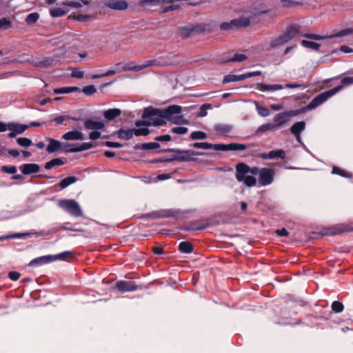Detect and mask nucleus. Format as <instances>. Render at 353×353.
I'll return each mask as SVG.
<instances>
[{
    "instance_id": "aec40b11",
    "label": "nucleus",
    "mask_w": 353,
    "mask_h": 353,
    "mask_svg": "<svg viewBox=\"0 0 353 353\" xmlns=\"http://www.w3.org/2000/svg\"><path fill=\"white\" fill-rule=\"evenodd\" d=\"M299 32V30L296 26L290 27L281 36L285 40V43L294 38Z\"/></svg>"
},
{
    "instance_id": "052dcab7",
    "label": "nucleus",
    "mask_w": 353,
    "mask_h": 353,
    "mask_svg": "<svg viewBox=\"0 0 353 353\" xmlns=\"http://www.w3.org/2000/svg\"><path fill=\"white\" fill-rule=\"evenodd\" d=\"M29 235H30L29 233H17L12 236H8L6 237H0V239H9V238H21V237H23L25 236H29Z\"/></svg>"
},
{
    "instance_id": "7ed1b4c3",
    "label": "nucleus",
    "mask_w": 353,
    "mask_h": 353,
    "mask_svg": "<svg viewBox=\"0 0 353 353\" xmlns=\"http://www.w3.org/2000/svg\"><path fill=\"white\" fill-rule=\"evenodd\" d=\"M161 63L159 61L155 60H148L143 64H134L132 62L129 63H118L115 65L118 72L134 71L139 72L149 66L152 65H159Z\"/></svg>"
},
{
    "instance_id": "72a5a7b5",
    "label": "nucleus",
    "mask_w": 353,
    "mask_h": 353,
    "mask_svg": "<svg viewBox=\"0 0 353 353\" xmlns=\"http://www.w3.org/2000/svg\"><path fill=\"white\" fill-rule=\"evenodd\" d=\"M89 4V1L88 0H83L82 3L77 1H65L63 3V5L73 7L75 8H81L83 5Z\"/></svg>"
},
{
    "instance_id": "393cba45",
    "label": "nucleus",
    "mask_w": 353,
    "mask_h": 353,
    "mask_svg": "<svg viewBox=\"0 0 353 353\" xmlns=\"http://www.w3.org/2000/svg\"><path fill=\"white\" fill-rule=\"evenodd\" d=\"M285 156V153L284 150H272L268 153L262 154V157L265 159H274L276 157L284 159Z\"/></svg>"
},
{
    "instance_id": "f3484780",
    "label": "nucleus",
    "mask_w": 353,
    "mask_h": 353,
    "mask_svg": "<svg viewBox=\"0 0 353 353\" xmlns=\"http://www.w3.org/2000/svg\"><path fill=\"white\" fill-rule=\"evenodd\" d=\"M62 138L66 141H78V140H83L84 135L81 132V130H73L66 132L62 136Z\"/></svg>"
},
{
    "instance_id": "3c124183",
    "label": "nucleus",
    "mask_w": 353,
    "mask_h": 353,
    "mask_svg": "<svg viewBox=\"0 0 353 353\" xmlns=\"http://www.w3.org/2000/svg\"><path fill=\"white\" fill-rule=\"evenodd\" d=\"M247 59L246 55L243 54H236L232 59H229V61H238L242 62Z\"/></svg>"
},
{
    "instance_id": "c85d7f7f",
    "label": "nucleus",
    "mask_w": 353,
    "mask_h": 353,
    "mask_svg": "<svg viewBox=\"0 0 353 353\" xmlns=\"http://www.w3.org/2000/svg\"><path fill=\"white\" fill-rule=\"evenodd\" d=\"M179 250L183 253H191L193 251V246L189 242L183 241L179 244Z\"/></svg>"
},
{
    "instance_id": "e2e57ef3",
    "label": "nucleus",
    "mask_w": 353,
    "mask_h": 353,
    "mask_svg": "<svg viewBox=\"0 0 353 353\" xmlns=\"http://www.w3.org/2000/svg\"><path fill=\"white\" fill-rule=\"evenodd\" d=\"M157 141H169L171 140V137L168 134L158 136L155 138Z\"/></svg>"
},
{
    "instance_id": "5701e85b",
    "label": "nucleus",
    "mask_w": 353,
    "mask_h": 353,
    "mask_svg": "<svg viewBox=\"0 0 353 353\" xmlns=\"http://www.w3.org/2000/svg\"><path fill=\"white\" fill-rule=\"evenodd\" d=\"M257 87L261 91H276L282 90L284 87L281 84L258 83Z\"/></svg>"
},
{
    "instance_id": "c9c22d12",
    "label": "nucleus",
    "mask_w": 353,
    "mask_h": 353,
    "mask_svg": "<svg viewBox=\"0 0 353 353\" xmlns=\"http://www.w3.org/2000/svg\"><path fill=\"white\" fill-rule=\"evenodd\" d=\"M301 44L303 46L307 48H311L313 50H319L320 45L311 41H307V40H302Z\"/></svg>"
},
{
    "instance_id": "20e7f679",
    "label": "nucleus",
    "mask_w": 353,
    "mask_h": 353,
    "mask_svg": "<svg viewBox=\"0 0 353 353\" xmlns=\"http://www.w3.org/2000/svg\"><path fill=\"white\" fill-rule=\"evenodd\" d=\"M72 253L70 252H64L57 255H46L36 258L30 262V266H39L46 264L56 260L63 261L66 259L71 257Z\"/></svg>"
},
{
    "instance_id": "a19ab883",
    "label": "nucleus",
    "mask_w": 353,
    "mask_h": 353,
    "mask_svg": "<svg viewBox=\"0 0 353 353\" xmlns=\"http://www.w3.org/2000/svg\"><path fill=\"white\" fill-rule=\"evenodd\" d=\"M17 142L19 145L25 148H28L32 144V142L30 139L25 137L18 138L17 139Z\"/></svg>"
},
{
    "instance_id": "39448f33",
    "label": "nucleus",
    "mask_w": 353,
    "mask_h": 353,
    "mask_svg": "<svg viewBox=\"0 0 353 353\" xmlns=\"http://www.w3.org/2000/svg\"><path fill=\"white\" fill-rule=\"evenodd\" d=\"M59 208L74 216H81L82 210L79 204L73 199H61L58 202Z\"/></svg>"
},
{
    "instance_id": "1a4fd4ad",
    "label": "nucleus",
    "mask_w": 353,
    "mask_h": 353,
    "mask_svg": "<svg viewBox=\"0 0 353 353\" xmlns=\"http://www.w3.org/2000/svg\"><path fill=\"white\" fill-rule=\"evenodd\" d=\"M149 134V130L146 128L139 129H121L117 132L118 137L123 140L130 139L133 135L146 136Z\"/></svg>"
},
{
    "instance_id": "603ef678",
    "label": "nucleus",
    "mask_w": 353,
    "mask_h": 353,
    "mask_svg": "<svg viewBox=\"0 0 353 353\" xmlns=\"http://www.w3.org/2000/svg\"><path fill=\"white\" fill-rule=\"evenodd\" d=\"M188 130L185 127H175L172 129V132L178 134H185Z\"/></svg>"
},
{
    "instance_id": "bf43d9fd",
    "label": "nucleus",
    "mask_w": 353,
    "mask_h": 353,
    "mask_svg": "<svg viewBox=\"0 0 353 353\" xmlns=\"http://www.w3.org/2000/svg\"><path fill=\"white\" fill-rule=\"evenodd\" d=\"M228 145H225V144H214V145H212V148L214 149L215 150H223V151H226V150H228Z\"/></svg>"
},
{
    "instance_id": "f8f14e48",
    "label": "nucleus",
    "mask_w": 353,
    "mask_h": 353,
    "mask_svg": "<svg viewBox=\"0 0 353 353\" xmlns=\"http://www.w3.org/2000/svg\"><path fill=\"white\" fill-rule=\"evenodd\" d=\"M352 33H353V29L347 28V29H344V30H340V31H339L333 34H330L329 36L323 37V36H321L319 34H305V37L308 39H312V40H321V39H331V38H334V37H342L346 36V35L352 34Z\"/></svg>"
},
{
    "instance_id": "412c9836",
    "label": "nucleus",
    "mask_w": 353,
    "mask_h": 353,
    "mask_svg": "<svg viewBox=\"0 0 353 353\" xmlns=\"http://www.w3.org/2000/svg\"><path fill=\"white\" fill-rule=\"evenodd\" d=\"M103 127L104 124L101 121L88 119L85 122V128L88 130H98L102 129Z\"/></svg>"
},
{
    "instance_id": "680f3d73",
    "label": "nucleus",
    "mask_w": 353,
    "mask_h": 353,
    "mask_svg": "<svg viewBox=\"0 0 353 353\" xmlns=\"http://www.w3.org/2000/svg\"><path fill=\"white\" fill-rule=\"evenodd\" d=\"M69 119V117L68 116H65V115H63V116H59V117H57L54 121L58 123V124H61L63 123L65 121H66L67 119Z\"/></svg>"
},
{
    "instance_id": "6e6d98bb",
    "label": "nucleus",
    "mask_w": 353,
    "mask_h": 353,
    "mask_svg": "<svg viewBox=\"0 0 353 353\" xmlns=\"http://www.w3.org/2000/svg\"><path fill=\"white\" fill-rule=\"evenodd\" d=\"M261 74V71H255V72H247L245 74H242L243 80L246 79H249V78H252L253 77L259 76Z\"/></svg>"
},
{
    "instance_id": "473e14b6",
    "label": "nucleus",
    "mask_w": 353,
    "mask_h": 353,
    "mask_svg": "<svg viewBox=\"0 0 353 353\" xmlns=\"http://www.w3.org/2000/svg\"><path fill=\"white\" fill-rule=\"evenodd\" d=\"M256 109L258 114L263 117H266L270 115V111L265 107L261 106L258 102H255Z\"/></svg>"
},
{
    "instance_id": "bb28decb",
    "label": "nucleus",
    "mask_w": 353,
    "mask_h": 353,
    "mask_svg": "<svg viewBox=\"0 0 353 353\" xmlns=\"http://www.w3.org/2000/svg\"><path fill=\"white\" fill-rule=\"evenodd\" d=\"M305 128V123L304 121L296 122L291 127V132L293 134H301Z\"/></svg>"
},
{
    "instance_id": "69168bd1",
    "label": "nucleus",
    "mask_w": 353,
    "mask_h": 353,
    "mask_svg": "<svg viewBox=\"0 0 353 353\" xmlns=\"http://www.w3.org/2000/svg\"><path fill=\"white\" fill-rule=\"evenodd\" d=\"M105 145L110 148H121L122 146L121 144L113 141H106Z\"/></svg>"
},
{
    "instance_id": "a878e982",
    "label": "nucleus",
    "mask_w": 353,
    "mask_h": 353,
    "mask_svg": "<svg viewBox=\"0 0 353 353\" xmlns=\"http://www.w3.org/2000/svg\"><path fill=\"white\" fill-rule=\"evenodd\" d=\"M94 147V145L91 143H83L78 144L75 147L70 148L68 151L70 152H78L84 150H87Z\"/></svg>"
},
{
    "instance_id": "338daca9",
    "label": "nucleus",
    "mask_w": 353,
    "mask_h": 353,
    "mask_svg": "<svg viewBox=\"0 0 353 353\" xmlns=\"http://www.w3.org/2000/svg\"><path fill=\"white\" fill-rule=\"evenodd\" d=\"M100 137H101V133L97 132V130H94L89 135L90 139L92 140H96V139L100 138Z\"/></svg>"
},
{
    "instance_id": "13d9d810",
    "label": "nucleus",
    "mask_w": 353,
    "mask_h": 353,
    "mask_svg": "<svg viewBox=\"0 0 353 353\" xmlns=\"http://www.w3.org/2000/svg\"><path fill=\"white\" fill-rule=\"evenodd\" d=\"M2 170L8 174H14L17 172L15 166H3Z\"/></svg>"
},
{
    "instance_id": "9d476101",
    "label": "nucleus",
    "mask_w": 353,
    "mask_h": 353,
    "mask_svg": "<svg viewBox=\"0 0 353 353\" xmlns=\"http://www.w3.org/2000/svg\"><path fill=\"white\" fill-rule=\"evenodd\" d=\"M249 26V19L245 16H241L239 19L231 20L229 22H223L220 25L223 30H232Z\"/></svg>"
},
{
    "instance_id": "7c9ffc66",
    "label": "nucleus",
    "mask_w": 353,
    "mask_h": 353,
    "mask_svg": "<svg viewBox=\"0 0 353 353\" xmlns=\"http://www.w3.org/2000/svg\"><path fill=\"white\" fill-rule=\"evenodd\" d=\"M77 180V179L75 176H68L61 180V181L59 183V185L62 189H64L70 185L74 183Z\"/></svg>"
},
{
    "instance_id": "49530a36",
    "label": "nucleus",
    "mask_w": 353,
    "mask_h": 353,
    "mask_svg": "<svg viewBox=\"0 0 353 353\" xmlns=\"http://www.w3.org/2000/svg\"><path fill=\"white\" fill-rule=\"evenodd\" d=\"M84 72L79 68H74L72 70L71 77L74 78L81 79L83 77Z\"/></svg>"
},
{
    "instance_id": "ea45409f",
    "label": "nucleus",
    "mask_w": 353,
    "mask_h": 353,
    "mask_svg": "<svg viewBox=\"0 0 353 353\" xmlns=\"http://www.w3.org/2000/svg\"><path fill=\"white\" fill-rule=\"evenodd\" d=\"M201 30H203V28H201L200 26H196L191 29L185 28L182 30L181 35L183 37H188L190 34V33L192 32H199V31H201Z\"/></svg>"
},
{
    "instance_id": "b1692460",
    "label": "nucleus",
    "mask_w": 353,
    "mask_h": 353,
    "mask_svg": "<svg viewBox=\"0 0 353 353\" xmlns=\"http://www.w3.org/2000/svg\"><path fill=\"white\" fill-rule=\"evenodd\" d=\"M46 139L49 141V145L46 149L48 152L52 153L61 148V143L60 141L51 138H46Z\"/></svg>"
},
{
    "instance_id": "de8ad7c7",
    "label": "nucleus",
    "mask_w": 353,
    "mask_h": 353,
    "mask_svg": "<svg viewBox=\"0 0 353 353\" xmlns=\"http://www.w3.org/2000/svg\"><path fill=\"white\" fill-rule=\"evenodd\" d=\"M82 91L86 95H91L97 92V88L94 85H88L84 87Z\"/></svg>"
},
{
    "instance_id": "09e8293b",
    "label": "nucleus",
    "mask_w": 353,
    "mask_h": 353,
    "mask_svg": "<svg viewBox=\"0 0 353 353\" xmlns=\"http://www.w3.org/2000/svg\"><path fill=\"white\" fill-rule=\"evenodd\" d=\"M228 150H243L245 149V145L243 144H238V143H231L228 144Z\"/></svg>"
},
{
    "instance_id": "e433bc0d",
    "label": "nucleus",
    "mask_w": 353,
    "mask_h": 353,
    "mask_svg": "<svg viewBox=\"0 0 353 353\" xmlns=\"http://www.w3.org/2000/svg\"><path fill=\"white\" fill-rule=\"evenodd\" d=\"M50 14L53 17H60L66 14V11L61 8H55L50 10Z\"/></svg>"
},
{
    "instance_id": "c756f323",
    "label": "nucleus",
    "mask_w": 353,
    "mask_h": 353,
    "mask_svg": "<svg viewBox=\"0 0 353 353\" xmlns=\"http://www.w3.org/2000/svg\"><path fill=\"white\" fill-rule=\"evenodd\" d=\"M240 81H243L242 74H241V75L228 74L224 77V78L223 79V83H230V82Z\"/></svg>"
},
{
    "instance_id": "0e129e2a",
    "label": "nucleus",
    "mask_w": 353,
    "mask_h": 353,
    "mask_svg": "<svg viewBox=\"0 0 353 353\" xmlns=\"http://www.w3.org/2000/svg\"><path fill=\"white\" fill-rule=\"evenodd\" d=\"M341 82L344 85L353 84V77H344L342 79Z\"/></svg>"
},
{
    "instance_id": "f257e3e1",
    "label": "nucleus",
    "mask_w": 353,
    "mask_h": 353,
    "mask_svg": "<svg viewBox=\"0 0 353 353\" xmlns=\"http://www.w3.org/2000/svg\"><path fill=\"white\" fill-rule=\"evenodd\" d=\"M181 111V107L179 105H170L163 110L148 107L145 108L143 113V118L148 119V120L137 121L135 123V125L137 127L141 125L159 126L165 124L166 123L165 120H168L174 124H186L188 121L182 116H174V114L180 113Z\"/></svg>"
},
{
    "instance_id": "423d86ee",
    "label": "nucleus",
    "mask_w": 353,
    "mask_h": 353,
    "mask_svg": "<svg viewBox=\"0 0 353 353\" xmlns=\"http://www.w3.org/2000/svg\"><path fill=\"white\" fill-rule=\"evenodd\" d=\"M268 9L265 5L261 1H256L253 3L247 10H245L242 16H245L249 19V23L250 21L256 17L261 16L266 14Z\"/></svg>"
},
{
    "instance_id": "2f4dec72",
    "label": "nucleus",
    "mask_w": 353,
    "mask_h": 353,
    "mask_svg": "<svg viewBox=\"0 0 353 353\" xmlns=\"http://www.w3.org/2000/svg\"><path fill=\"white\" fill-rule=\"evenodd\" d=\"M214 129L221 134H227L232 130V126L228 124H216Z\"/></svg>"
},
{
    "instance_id": "6ab92c4d",
    "label": "nucleus",
    "mask_w": 353,
    "mask_h": 353,
    "mask_svg": "<svg viewBox=\"0 0 353 353\" xmlns=\"http://www.w3.org/2000/svg\"><path fill=\"white\" fill-rule=\"evenodd\" d=\"M285 43H286L285 40L282 38L281 36H279L278 37L270 40L265 47V50L278 48L284 45Z\"/></svg>"
},
{
    "instance_id": "4c0bfd02",
    "label": "nucleus",
    "mask_w": 353,
    "mask_h": 353,
    "mask_svg": "<svg viewBox=\"0 0 353 353\" xmlns=\"http://www.w3.org/2000/svg\"><path fill=\"white\" fill-rule=\"evenodd\" d=\"M192 146L195 148H199L203 150L212 149V144L206 142H197L192 144Z\"/></svg>"
},
{
    "instance_id": "a211bd4d",
    "label": "nucleus",
    "mask_w": 353,
    "mask_h": 353,
    "mask_svg": "<svg viewBox=\"0 0 353 353\" xmlns=\"http://www.w3.org/2000/svg\"><path fill=\"white\" fill-rule=\"evenodd\" d=\"M19 169L23 174H30L38 172L39 171V166L35 163H27L20 166Z\"/></svg>"
},
{
    "instance_id": "4be33fe9",
    "label": "nucleus",
    "mask_w": 353,
    "mask_h": 353,
    "mask_svg": "<svg viewBox=\"0 0 353 353\" xmlns=\"http://www.w3.org/2000/svg\"><path fill=\"white\" fill-rule=\"evenodd\" d=\"M54 59L51 57L39 58L34 61V65L37 67H48L54 64Z\"/></svg>"
},
{
    "instance_id": "f03ea898",
    "label": "nucleus",
    "mask_w": 353,
    "mask_h": 353,
    "mask_svg": "<svg viewBox=\"0 0 353 353\" xmlns=\"http://www.w3.org/2000/svg\"><path fill=\"white\" fill-rule=\"evenodd\" d=\"M257 170L256 168L250 170L245 164L239 163L236 165V178L239 181L243 182L247 186H254L256 183V180L253 176V174L256 173Z\"/></svg>"
},
{
    "instance_id": "9b49d317",
    "label": "nucleus",
    "mask_w": 353,
    "mask_h": 353,
    "mask_svg": "<svg viewBox=\"0 0 353 353\" xmlns=\"http://www.w3.org/2000/svg\"><path fill=\"white\" fill-rule=\"evenodd\" d=\"M274 171L270 168H262L259 171V182L262 186L270 185L274 181Z\"/></svg>"
},
{
    "instance_id": "58836bf2",
    "label": "nucleus",
    "mask_w": 353,
    "mask_h": 353,
    "mask_svg": "<svg viewBox=\"0 0 353 353\" xmlns=\"http://www.w3.org/2000/svg\"><path fill=\"white\" fill-rule=\"evenodd\" d=\"M62 164L63 161L60 159H54L46 163L45 168L47 170H50L54 166L61 165Z\"/></svg>"
},
{
    "instance_id": "dca6fc26",
    "label": "nucleus",
    "mask_w": 353,
    "mask_h": 353,
    "mask_svg": "<svg viewBox=\"0 0 353 353\" xmlns=\"http://www.w3.org/2000/svg\"><path fill=\"white\" fill-rule=\"evenodd\" d=\"M290 116L291 114L289 112H281L277 114L274 118V121L275 123H274V125L275 126L276 129H279L284 123L288 122Z\"/></svg>"
},
{
    "instance_id": "f704fd0d",
    "label": "nucleus",
    "mask_w": 353,
    "mask_h": 353,
    "mask_svg": "<svg viewBox=\"0 0 353 353\" xmlns=\"http://www.w3.org/2000/svg\"><path fill=\"white\" fill-rule=\"evenodd\" d=\"M77 90H78V88H77V87H64V88H55L54 90V93H55V94L70 93Z\"/></svg>"
},
{
    "instance_id": "8fccbe9b",
    "label": "nucleus",
    "mask_w": 353,
    "mask_h": 353,
    "mask_svg": "<svg viewBox=\"0 0 353 353\" xmlns=\"http://www.w3.org/2000/svg\"><path fill=\"white\" fill-rule=\"evenodd\" d=\"M39 19V14L37 13H31L28 15L26 18V22L28 24L35 23Z\"/></svg>"
},
{
    "instance_id": "2eb2a0df",
    "label": "nucleus",
    "mask_w": 353,
    "mask_h": 353,
    "mask_svg": "<svg viewBox=\"0 0 353 353\" xmlns=\"http://www.w3.org/2000/svg\"><path fill=\"white\" fill-rule=\"evenodd\" d=\"M117 288L121 292H132L137 290V286L134 282L120 281L117 283Z\"/></svg>"
},
{
    "instance_id": "4d7b16f0",
    "label": "nucleus",
    "mask_w": 353,
    "mask_h": 353,
    "mask_svg": "<svg viewBox=\"0 0 353 353\" xmlns=\"http://www.w3.org/2000/svg\"><path fill=\"white\" fill-rule=\"evenodd\" d=\"M210 105L209 104H204L201 106V110L198 114V117H203L207 115V109L210 108Z\"/></svg>"
},
{
    "instance_id": "a18cd8bd",
    "label": "nucleus",
    "mask_w": 353,
    "mask_h": 353,
    "mask_svg": "<svg viewBox=\"0 0 353 353\" xmlns=\"http://www.w3.org/2000/svg\"><path fill=\"white\" fill-rule=\"evenodd\" d=\"M332 309L335 312L339 313L343 310L344 306H343V303L339 301H334L332 303Z\"/></svg>"
},
{
    "instance_id": "79ce46f5",
    "label": "nucleus",
    "mask_w": 353,
    "mask_h": 353,
    "mask_svg": "<svg viewBox=\"0 0 353 353\" xmlns=\"http://www.w3.org/2000/svg\"><path fill=\"white\" fill-rule=\"evenodd\" d=\"M275 130H276V129L275 126L274 125V124L266 123V124L261 125L258 128L257 132H265L268 130L274 131Z\"/></svg>"
},
{
    "instance_id": "0eeeda50",
    "label": "nucleus",
    "mask_w": 353,
    "mask_h": 353,
    "mask_svg": "<svg viewBox=\"0 0 353 353\" xmlns=\"http://www.w3.org/2000/svg\"><path fill=\"white\" fill-rule=\"evenodd\" d=\"M174 154L168 161H191L194 160V156L203 155V153L195 152L192 150H172Z\"/></svg>"
},
{
    "instance_id": "774afa93",
    "label": "nucleus",
    "mask_w": 353,
    "mask_h": 353,
    "mask_svg": "<svg viewBox=\"0 0 353 353\" xmlns=\"http://www.w3.org/2000/svg\"><path fill=\"white\" fill-rule=\"evenodd\" d=\"M9 277L12 281H17L20 277V274L17 272H10L9 273Z\"/></svg>"
},
{
    "instance_id": "37998d69",
    "label": "nucleus",
    "mask_w": 353,
    "mask_h": 353,
    "mask_svg": "<svg viewBox=\"0 0 353 353\" xmlns=\"http://www.w3.org/2000/svg\"><path fill=\"white\" fill-rule=\"evenodd\" d=\"M191 138L194 140L199 139H205L207 138V134L201 131H195L191 134Z\"/></svg>"
},
{
    "instance_id": "ddd939ff",
    "label": "nucleus",
    "mask_w": 353,
    "mask_h": 353,
    "mask_svg": "<svg viewBox=\"0 0 353 353\" xmlns=\"http://www.w3.org/2000/svg\"><path fill=\"white\" fill-rule=\"evenodd\" d=\"M28 128V125L21 124L17 122L8 123V130L10 131L8 136L11 138H14L17 135L23 133Z\"/></svg>"
},
{
    "instance_id": "4468645a",
    "label": "nucleus",
    "mask_w": 353,
    "mask_h": 353,
    "mask_svg": "<svg viewBox=\"0 0 353 353\" xmlns=\"http://www.w3.org/2000/svg\"><path fill=\"white\" fill-rule=\"evenodd\" d=\"M105 6L114 10H124L128 7V3L123 0H110Z\"/></svg>"
},
{
    "instance_id": "5fc2aeb1",
    "label": "nucleus",
    "mask_w": 353,
    "mask_h": 353,
    "mask_svg": "<svg viewBox=\"0 0 353 353\" xmlns=\"http://www.w3.org/2000/svg\"><path fill=\"white\" fill-rule=\"evenodd\" d=\"M11 26V23L9 20L6 18H3L0 19V28L6 30L10 28Z\"/></svg>"
},
{
    "instance_id": "864d4df0",
    "label": "nucleus",
    "mask_w": 353,
    "mask_h": 353,
    "mask_svg": "<svg viewBox=\"0 0 353 353\" xmlns=\"http://www.w3.org/2000/svg\"><path fill=\"white\" fill-rule=\"evenodd\" d=\"M159 147V144L155 142H151L148 143H144L142 145V148L144 150H152L156 149Z\"/></svg>"
},
{
    "instance_id": "cd10ccee",
    "label": "nucleus",
    "mask_w": 353,
    "mask_h": 353,
    "mask_svg": "<svg viewBox=\"0 0 353 353\" xmlns=\"http://www.w3.org/2000/svg\"><path fill=\"white\" fill-rule=\"evenodd\" d=\"M121 113L120 109L113 108L109 109L104 112V117L108 120H112L114 118L119 117Z\"/></svg>"
},
{
    "instance_id": "6e6552de",
    "label": "nucleus",
    "mask_w": 353,
    "mask_h": 353,
    "mask_svg": "<svg viewBox=\"0 0 353 353\" xmlns=\"http://www.w3.org/2000/svg\"><path fill=\"white\" fill-rule=\"evenodd\" d=\"M343 88V85H339L328 91L324 92L317 97H316L308 105V109H313L322 104L327 101L329 98L336 94Z\"/></svg>"
},
{
    "instance_id": "c03bdc74",
    "label": "nucleus",
    "mask_w": 353,
    "mask_h": 353,
    "mask_svg": "<svg viewBox=\"0 0 353 353\" xmlns=\"http://www.w3.org/2000/svg\"><path fill=\"white\" fill-rule=\"evenodd\" d=\"M332 173L333 174H339L341 176H344V177H351V174L347 173V172H345V170L338 168V167H333V169H332Z\"/></svg>"
}]
</instances>
